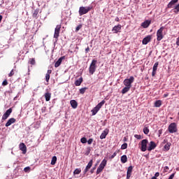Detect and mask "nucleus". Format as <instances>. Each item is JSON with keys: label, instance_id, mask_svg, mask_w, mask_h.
Returning <instances> with one entry per match:
<instances>
[{"label": "nucleus", "instance_id": "f257e3e1", "mask_svg": "<svg viewBox=\"0 0 179 179\" xmlns=\"http://www.w3.org/2000/svg\"><path fill=\"white\" fill-rule=\"evenodd\" d=\"M97 60L93 59L89 67V72L90 75H93L96 72L97 68Z\"/></svg>", "mask_w": 179, "mask_h": 179}, {"label": "nucleus", "instance_id": "f03ea898", "mask_svg": "<svg viewBox=\"0 0 179 179\" xmlns=\"http://www.w3.org/2000/svg\"><path fill=\"white\" fill-rule=\"evenodd\" d=\"M92 9V7H83L81 6L79 8L78 13L80 16H83V15H86V13H88V12H90V10Z\"/></svg>", "mask_w": 179, "mask_h": 179}, {"label": "nucleus", "instance_id": "7ed1b4c3", "mask_svg": "<svg viewBox=\"0 0 179 179\" xmlns=\"http://www.w3.org/2000/svg\"><path fill=\"white\" fill-rule=\"evenodd\" d=\"M134 80H135V78H134V76H130L129 78H126L123 81V84L127 87H130V89H131L132 87V83L134 82Z\"/></svg>", "mask_w": 179, "mask_h": 179}, {"label": "nucleus", "instance_id": "20e7f679", "mask_svg": "<svg viewBox=\"0 0 179 179\" xmlns=\"http://www.w3.org/2000/svg\"><path fill=\"white\" fill-rule=\"evenodd\" d=\"M168 131L169 134H176V132L178 131V129H177V123H171L168 127Z\"/></svg>", "mask_w": 179, "mask_h": 179}, {"label": "nucleus", "instance_id": "39448f33", "mask_svg": "<svg viewBox=\"0 0 179 179\" xmlns=\"http://www.w3.org/2000/svg\"><path fill=\"white\" fill-rule=\"evenodd\" d=\"M106 166H107V161L103 159L97 168L96 174H100V173L103 172V170H104Z\"/></svg>", "mask_w": 179, "mask_h": 179}, {"label": "nucleus", "instance_id": "423d86ee", "mask_svg": "<svg viewBox=\"0 0 179 179\" xmlns=\"http://www.w3.org/2000/svg\"><path fill=\"white\" fill-rule=\"evenodd\" d=\"M59 31H61V24H58L56 26V28L55 29L54 38L58 40V38L59 37Z\"/></svg>", "mask_w": 179, "mask_h": 179}, {"label": "nucleus", "instance_id": "0eeeda50", "mask_svg": "<svg viewBox=\"0 0 179 179\" xmlns=\"http://www.w3.org/2000/svg\"><path fill=\"white\" fill-rule=\"evenodd\" d=\"M12 111H13L12 108H10L8 110H7L6 113L3 115L2 120L3 121H5V120H8V118L9 117V115L12 114Z\"/></svg>", "mask_w": 179, "mask_h": 179}, {"label": "nucleus", "instance_id": "6e6552de", "mask_svg": "<svg viewBox=\"0 0 179 179\" xmlns=\"http://www.w3.org/2000/svg\"><path fill=\"white\" fill-rule=\"evenodd\" d=\"M148 150V140L144 139L141 141V151L146 152Z\"/></svg>", "mask_w": 179, "mask_h": 179}, {"label": "nucleus", "instance_id": "1a4fd4ad", "mask_svg": "<svg viewBox=\"0 0 179 179\" xmlns=\"http://www.w3.org/2000/svg\"><path fill=\"white\" fill-rule=\"evenodd\" d=\"M92 166H93V159H91L87 165L86 166L85 170L83 171V175L85 176V174H86L87 173V171H89V170H90V169H92Z\"/></svg>", "mask_w": 179, "mask_h": 179}, {"label": "nucleus", "instance_id": "9d476101", "mask_svg": "<svg viewBox=\"0 0 179 179\" xmlns=\"http://www.w3.org/2000/svg\"><path fill=\"white\" fill-rule=\"evenodd\" d=\"M163 30H164V27H161L158 31H157V41H160L163 38Z\"/></svg>", "mask_w": 179, "mask_h": 179}, {"label": "nucleus", "instance_id": "9b49d317", "mask_svg": "<svg viewBox=\"0 0 179 179\" xmlns=\"http://www.w3.org/2000/svg\"><path fill=\"white\" fill-rule=\"evenodd\" d=\"M20 150H22L23 155H26L27 152V147H26V145L24 143H21L19 145Z\"/></svg>", "mask_w": 179, "mask_h": 179}, {"label": "nucleus", "instance_id": "f8f14e48", "mask_svg": "<svg viewBox=\"0 0 179 179\" xmlns=\"http://www.w3.org/2000/svg\"><path fill=\"white\" fill-rule=\"evenodd\" d=\"M157 145L154 141H150V143H148V147L147 148V150L150 152V150H153L156 148Z\"/></svg>", "mask_w": 179, "mask_h": 179}, {"label": "nucleus", "instance_id": "ddd939ff", "mask_svg": "<svg viewBox=\"0 0 179 179\" xmlns=\"http://www.w3.org/2000/svg\"><path fill=\"white\" fill-rule=\"evenodd\" d=\"M150 23H152V21L147 20L141 23V27H143V29H148V27L150 26Z\"/></svg>", "mask_w": 179, "mask_h": 179}, {"label": "nucleus", "instance_id": "4468645a", "mask_svg": "<svg viewBox=\"0 0 179 179\" xmlns=\"http://www.w3.org/2000/svg\"><path fill=\"white\" fill-rule=\"evenodd\" d=\"M108 132H110V130L108 129H105L100 136V139H106V137L108 135Z\"/></svg>", "mask_w": 179, "mask_h": 179}, {"label": "nucleus", "instance_id": "2eb2a0df", "mask_svg": "<svg viewBox=\"0 0 179 179\" xmlns=\"http://www.w3.org/2000/svg\"><path fill=\"white\" fill-rule=\"evenodd\" d=\"M65 59V56L61 57L55 64V68H58L61 64H62V61Z\"/></svg>", "mask_w": 179, "mask_h": 179}, {"label": "nucleus", "instance_id": "dca6fc26", "mask_svg": "<svg viewBox=\"0 0 179 179\" xmlns=\"http://www.w3.org/2000/svg\"><path fill=\"white\" fill-rule=\"evenodd\" d=\"M121 24H117V26H115L113 29H112V31H113V33H120L121 31Z\"/></svg>", "mask_w": 179, "mask_h": 179}, {"label": "nucleus", "instance_id": "f3484780", "mask_svg": "<svg viewBox=\"0 0 179 179\" xmlns=\"http://www.w3.org/2000/svg\"><path fill=\"white\" fill-rule=\"evenodd\" d=\"M15 122H16V119L11 117L6 123V127H10V125H12V124H15Z\"/></svg>", "mask_w": 179, "mask_h": 179}, {"label": "nucleus", "instance_id": "a211bd4d", "mask_svg": "<svg viewBox=\"0 0 179 179\" xmlns=\"http://www.w3.org/2000/svg\"><path fill=\"white\" fill-rule=\"evenodd\" d=\"M132 166H130L128 167L127 172V179H130L131 176L132 174V170H133Z\"/></svg>", "mask_w": 179, "mask_h": 179}, {"label": "nucleus", "instance_id": "6ab92c4d", "mask_svg": "<svg viewBox=\"0 0 179 179\" xmlns=\"http://www.w3.org/2000/svg\"><path fill=\"white\" fill-rule=\"evenodd\" d=\"M151 39H152V37H150V36H148L147 37H145L143 39V44L146 45V44H148V43H150Z\"/></svg>", "mask_w": 179, "mask_h": 179}, {"label": "nucleus", "instance_id": "aec40b11", "mask_svg": "<svg viewBox=\"0 0 179 179\" xmlns=\"http://www.w3.org/2000/svg\"><path fill=\"white\" fill-rule=\"evenodd\" d=\"M70 104L72 108H78V102L76 100H71Z\"/></svg>", "mask_w": 179, "mask_h": 179}, {"label": "nucleus", "instance_id": "412c9836", "mask_svg": "<svg viewBox=\"0 0 179 179\" xmlns=\"http://www.w3.org/2000/svg\"><path fill=\"white\" fill-rule=\"evenodd\" d=\"M44 97L45 99V101H50V100H51V93L45 92L44 94Z\"/></svg>", "mask_w": 179, "mask_h": 179}, {"label": "nucleus", "instance_id": "4be33fe9", "mask_svg": "<svg viewBox=\"0 0 179 179\" xmlns=\"http://www.w3.org/2000/svg\"><path fill=\"white\" fill-rule=\"evenodd\" d=\"M157 71V62L154 64L152 68V76H156V71Z\"/></svg>", "mask_w": 179, "mask_h": 179}, {"label": "nucleus", "instance_id": "5701e85b", "mask_svg": "<svg viewBox=\"0 0 179 179\" xmlns=\"http://www.w3.org/2000/svg\"><path fill=\"white\" fill-rule=\"evenodd\" d=\"M83 82V78L80 77V78H78V80H76L75 85L76 86H80V85H82Z\"/></svg>", "mask_w": 179, "mask_h": 179}, {"label": "nucleus", "instance_id": "b1692460", "mask_svg": "<svg viewBox=\"0 0 179 179\" xmlns=\"http://www.w3.org/2000/svg\"><path fill=\"white\" fill-rule=\"evenodd\" d=\"M121 162L124 164V163H127V162H128V157H127V155H122L121 157Z\"/></svg>", "mask_w": 179, "mask_h": 179}, {"label": "nucleus", "instance_id": "393cba45", "mask_svg": "<svg viewBox=\"0 0 179 179\" xmlns=\"http://www.w3.org/2000/svg\"><path fill=\"white\" fill-rule=\"evenodd\" d=\"M130 90H131V88L129 87H124L122 90V94H125V93H128V92H129Z\"/></svg>", "mask_w": 179, "mask_h": 179}, {"label": "nucleus", "instance_id": "a878e982", "mask_svg": "<svg viewBox=\"0 0 179 179\" xmlns=\"http://www.w3.org/2000/svg\"><path fill=\"white\" fill-rule=\"evenodd\" d=\"M99 110H100V109L99 108H97L96 106H95L92 110V115H96V114H97V113H99Z\"/></svg>", "mask_w": 179, "mask_h": 179}, {"label": "nucleus", "instance_id": "bb28decb", "mask_svg": "<svg viewBox=\"0 0 179 179\" xmlns=\"http://www.w3.org/2000/svg\"><path fill=\"white\" fill-rule=\"evenodd\" d=\"M105 103L106 101L103 100L99 103H98L96 107L100 110V108H101V107H103V106H104Z\"/></svg>", "mask_w": 179, "mask_h": 179}, {"label": "nucleus", "instance_id": "cd10ccee", "mask_svg": "<svg viewBox=\"0 0 179 179\" xmlns=\"http://www.w3.org/2000/svg\"><path fill=\"white\" fill-rule=\"evenodd\" d=\"M171 146V143H166V144L164 145V150H170V147Z\"/></svg>", "mask_w": 179, "mask_h": 179}, {"label": "nucleus", "instance_id": "c85d7f7f", "mask_svg": "<svg viewBox=\"0 0 179 179\" xmlns=\"http://www.w3.org/2000/svg\"><path fill=\"white\" fill-rule=\"evenodd\" d=\"M80 173H82V169H80V168L76 169L75 171H73V175L76 176L78 174H80Z\"/></svg>", "mask_w": 179, "mask_h": 179}, {"label": "nucleus", "instance_id": "c756f323", "mask_svg": "<svg viewBox=\"0 0 179 179\" xmlns=\"http://www.w3.org/2000/svg\"><path fill=\"white\" fill-rule=\"evenodd\" d=\"M174 5H176V3H175V2H173L172 1H171L168 3L167 8H168L169 9H171V8H173V6H174Z\"/></svg>", "mask_w": 179, "mask_h": 179}, {"label": "nucleus", "instance_id": "7c9ffc66", "mask_svg": "<svg viewBox=\"0 0 179 179\" xmlns=\"http://www.w3.org/2000/svg\"><path fill=\"white\" fill-rule=\"evenodd\" d=\"M29 64H30V65H36V59L34 58L29 59Z\"/></svg>", "mask_w": 179, "mask_h": 179}, {"label": "nucleus", "instance_id": "2f4dec72", "mask_svg": "<svg viewBox=\"0 0 179 179\" xmlns=\"http://www.w3.org/2000/svg\"><path fill=\"white\" fill-rule=\"evenodd\" d=\"M56 163H57V157L54 156L52 158L50 164H52V166H54Z\"/></svg>", "mask_w": 179, "mask_h": 179}, {"label": "nucleus", "instance_id": "473e14b6", "mask_svg": "<svg viewBox=\"0 0 179 179\" xmlns=\"http://www.w3.org/2000/svg\"><path fill=\"white\" fill-rule=\"evenodd\" d=\"M37 15H38V10L36 9L34 11L33 14H32V17H34V19H37Z\"/></svg>", "mask_w": 179, "mask_h": 179}, {"label": "nucleus", "instance_id": "72a5a7b5", "mask_svg": "<svg viewBox=\"0 0 179 179\" xmlns=\"http://www.w3.org/2000/svg\"><path fill=\"white\" fill-rule=\"evenodd\" d=\"M86 90H87V87H86L80 89V94H85V92H86Z\"/></svg>", "mask_w": 179, "mask_h": 179}, {"label": "nucleus", "instance_id": "f704fd0d", "mask_svg": "<svg viewBox=\"0 0 179 179\" xmlns=\"http://www.w3.org/2000/svg\"><path fill=\"white\" fill-rule=\"evenodd\" d=\"M143 131L145 135H148V134H149V128H148L147 127H144Z\"/></svg>", "mask_w": 179, "mask_h": 179}, {"label": "nucleus", "instance_id": "c9c22d12", "mask_svg": "<svg viewBox=\"0 0 179 179\" xmlns=\"http://www.w3.org/2000/svg\"><path fill=\"white\" fill-rule=\"evenodd\" d=\"M127 148H128V144L127 143H123L121 146V149L122 150L127 149Z\"/></svg>", "mask_w": 179, "mask_h": 179}, {"label": "nucleus", "instance_id": "e433bc0d", "mask_svg": "<svg viewBox=\"0 0 179 179\" xmlns=\"http://www.w3.org/2000/svg\"><path fill=\"white\" fill-rule=\"evenodd\" d=\"M174 9H175L174 13H178V12H179V3L175 6Z\"/></svg>", "mask_w": 179, "mask_h": 179}, {"label": "nucleus", "instance_id": "4c0bfd02", "mask_svg": "<svg viewBox=\"0 0 179 179\" xmlns=\"http://www.w3.org/2000/svg\"><path fill=\"white\" fill-rule=\"evenodd\" d=\"M82 24H79L78 26H77L76 28V33H78V31L82 29Z\"/></svg>", "mask_w": 179, "mask_h": 179}, {"label": "nucleus", "instance_id": "58836bf2", "mask_svg": "<svg viewBox=\"0 0 179 179\" xmlns=\"http://www.w3.org/2000/svg\"><path fill=\"white\" fill-rule=\"evenodd\" d=\"M80 142H81V143H86L87 142V139L85 137H83L80 139Z\"/></svg>", "mask_w": 179, "mask_h": 179}, {"label": "nucleus", "instance_id": "ea45409f", "mask_svg": "<svg viewBox=\"0 0 179 179\" xmlns=\"http://www.w3.org/2000/svg\"><path fill=\"white\" fill-rule=\"evenodd\" d=\"M13 75H15V70H11V71L10 72V73H8V76L9 78H12V76H13Z\"/></svg>", "mask_w": 179, "mask_h": 179}, {"label": "nucleus", "instance_id": "a19ab883", "mask_svg": "<svg viewBox=\"0 0 179 179\" xmlns=\"http://www.w3.org/2000/svg\"><path fill=\"white\" fill-rule=\"evenodd\" d=\"M120 151L115 152L110 157V159H114L117 156V153H118Z\"/></svg>", "mask_w": 179, "mask_h": 179}, {"label": "nucleus", "instance_id": "79ce46f5", "mask_svg": "<svg viewBox=\"0 0 179 179\" xmlns=\"http://www.w3.org/2000/svg\"><path fill=\"white\" fill-rule=\"evenodd\" d=\"M24 173H29L30 172V166H27L24 169Z\"/></svg>", "mask_w": 179, "mask_h": 179}, {"label": "nucleus", "instance_id": "37998d69", "mask_svg": "<svg viewBox=\"0 0 179 179\" xmlns=\"http://www.w3.org/2000/svg\"><path fill=\"white\" fill-rule=\"evenodd\" d=\"M2 86H8V80H5L2 83Z\"/></svg>", "mask_w": 179, "mask_h": 179}, {"label": "nucleus", "instance_id": "c03bdc74", "mask_svg": "<svg viewBox=\"0 0 179 179\" xmlns=\"http://www.w3.org/2000/svg\"><path fill=\"white\" fill-rule=\"evenodd\" d=\"M50 78V74H46V76H45L46 82H49Z\"/></svg>", "mask_w": 179, "mask_h": 179}, {"label": "nucleus", "instance_id": "a18cd8bd", "mask_svg": "<svg viewBox=\"0 0 179 179\" xmlns=\"http://www.w3.org/2000/svg\"><path fill=\"white\" fill-rule=\"evenodd\" d=\"M87 143H88V145H92V143H93V138H90L87 141Z\"/></svg>", "mask_w": 179, "mask_h": 179}, {"label": "nucleus", "instance_id": "49530a36", "mask_svg": "<svg viewBox=\"0 0 179 179\" xmlns=\"http://www.w3.org/2000/svg\"><path fill=\"white\" fill-rule=\"evenodd\" d=\"M174 176H176V173H172L168 179H173L174 178Z\"/></svg>", "mask_w": 179, "mask_h": 179}, {"label": "nucleus", "instance_id": "de8ad7c7", "mask_svg": "<svg viewBox=\"0 0 179 179\" xmlns=\"http://www.w3.org/2000/svg\"><path fill=\"white\" fill-rule=\"evenodd\" d=\"M134 138H136V139H141V135H138V134H135L134 135Z\"/></svg>", "mask_w": 179, "mask_h": 179}, {"label": "nucleus", "instance_id": "09e8293b", "mask_svg": "<svg viewBox=\"0 0 179 179\" xmlns=\"http://www.w3.org/2000/svg\"><path fill=\"white\" fill-rule=\"evenodd\" d=\"M94 170H96V167H93V168L90 170V174H93V173H94Z\"/></svg>", "mask_w": 179, "mask_h": 179}, {"label": "nucleus", "instance_id": "8fccbe9b", "mask_svg": "<svg viewBox=\"0 0 179 179\" xmlns=\"http://www.w3.org/2000/svg\"><path fill=\"white\" fill-rule=\"evenodd\" d=\"M160 106H162V101L158 100L157 101V107H160Z\"/></svg>", "mask_w": 179, "mask_h": 179}, {"label": "nucleus", "instance_id": "3c124183", "mask_svg": "<svg viewBox=\"0 0 179 179\" xmlns=\"http://www.w3.org/2000/svg\"><path fill=\"white\" fill-rule=\"evenodd\" d=\"M164 171H165L166 173H167V171H169V166H165V167L164 168Z\"/></svg>", "mask_w": 179, "mask_h": 179}, {"label": "nucleus", "instance_id": "603ef678", "mask_svg": "<svg viewBox=\"0 0 179 179\" xmlns=\"http://www.w3.org/2000/svg\"><path fill=\"white\" fill-rule=\"evenodd\" d=\"M52 72V71L48 70L46 75H51Z\"/></svg>", "mask_w": 179, "mask_h": 179}, {"label": "nucleus", "instance_id": "864d4df0", "mask_svg": "<svg viewBox=\"0 0 179 179\" xmlns=\"http://www.w3.org/2000/svg\"><path fill=\"white\" fill-rule=\"evenodd\" d=\"M151 179H157V173H155V176H153Z\"/></svg>", "mask_w": 179, "mask_h": 179}, {"label": "nucleus", "instance_id": "5fc2aeb1", "mask_svg": "<svg viewBox=\"0 0 179 179\" xmlns=\"http://www.w3.org/2000/svg\"><path fill=\"white\" fill-rule=\"evenodd\" d=\"M89 51H90V48H89V46H87V48H85V52H89Z\"/></svg>", "mask_w": 179, "mask_h": 179}, {"label": "nucleus", "instance_id": "6e6d98bb", "mask_svg": "<svg viewBox=\"0 0 179 179\" xmlns=\"http://www.w3.org/2000/svg\"><path fill=\"white\" fill-rule=\"evenodd\" d=\"M115 22H120V18L118 17H117L115 19Z\"/></svg>", "mask_w": 179, "mask_h": 179}, {"label": "nucleus", "instance_id": "4d7b16f0", "mask_svg": "<svg viewBox=\"0 0 179 179\" xmlns=\"http://www.w3.org/2000/svg\"><path fill=\"white\" fill-rule=\"evenodd\" d=\"M2 19H3V17H2V15H0V23L1 22H2Z\"/></svg>", "mask_w": 179, "mask_h": 179}, {"label": "nucleus", "instance_id": "13d9d810", "mask_svg": "<svg viewBox=\"0 0 179 179\" xmlns=\"http://www.w3.org/2000/svg\"><path fill=\"white\" fill-rule=\"evenodd\" d=\"M173 2H174L175 3H177V2H178V0H171Z\"/></svg>", "mask_w": 179, "mask_h": 179}, {"label": "nucleus", "instance_id": "bf43d9fd", "mask_svg": "<svg viewBox=\"0 0 179 179\" xmlns=\"http://www.w3.org/2000/svg\"><path fill=\"white\" fill-rule=\"evenodd\" d=\"M155 107H157V101H155Z\"/></svg>", "mask_w": 179, "mask_h": 179}, {"label": "nucleus", "instance_id": "052dcab7", "mask_svg": "<svg viewBox=\"0 0 179 179\" xmlns=\"http://www.w3.org/2000/svg\"><path fill=\"white\" fill-rule=\"evenodd\" d=\"M94 167H95V170H96V167H97V164H95V166H94Z\"/></svg>", "mask_w": 179, "mask_h": 179}, {"label": "nucleus", "instance_id": "680f3d73", "mask_svg": "<svg viewBox=\"0 0 179 179\" xmlns=\"http://www.w3.org/2000/svg\"><path fill=\"white\" fill-rule=\"evenodd\" d=\"M167 96L168 94H166L164 95V97H167Z\"/></svg>", "mask_w": 179, "mask_h": 179}, {"label": "nucleus", "instance_id": "e2e57ef3", "mask_svg": "<svg viewBox=\"0 0 179 179\" xmlns=\"http://www.w3.org/2000/svg\"><path fill=\"white\" fill-rule=\"evenodd\" d=\"M166 142H167V141H166V140H164V143H166Z\"/></svg>", "mask_w": 179, "mask_h": 179}, {"label": "nucleus", "instance_id": "0e129e2a", "mask_svg": "<svg viewBox=\"0 0 179 179\" xmlns=\"http://www.w3.org/2000/svg\"><path fill=\"white\" fill-rule=\"evenodd\" d=\"M159 176H160V173H157V177H159Z\"/></svg>", "mask_w": 179, "mask_h": 179}, {"label": "nucleus", "instance_id": "69168bd1", "mask_svg": "<svg viewBox=\"0 0 179 179\" xmlns=\"http://www.w3.org/2000/svg\"><path fill=\"white\" fill-rule=\"evenodd\" d=\"M159 134H161V131H159Z\"/></svg>", "mask_w": 179, "mask_h": 179}, {"label": "nucleus", "instance_id": "338daca9", "mask_svg": "<svg viewBox=\"0 0 179 179\" xmlns=\"http://www.w3.org/2000/svg\"><path fill=\"white\" fill-rule=\"evenodd\" d=\"M134 1H136V0H134Z\"/></svg>", "mask_w": 179, "mask_h": 179}]
</instances>
